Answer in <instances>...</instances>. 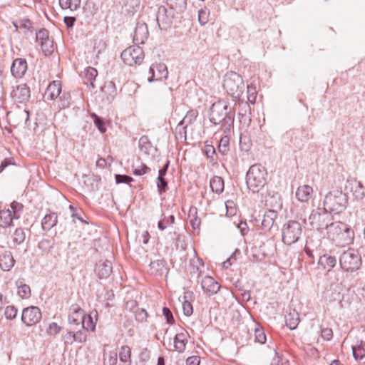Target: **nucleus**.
<instances>
[{
	"label": "nucleus",
	"instance_id": "4468645a",
	"mask_svg": "<svg viewBox=\"0 0 365 365\" xmlns=\"http://www.w3.org/2000/svg\"><path fill=\"white\" fill-rule=\"evenodd\" d=\"M150 73L151 76L148 78V82L166 79L168 75L167 66L164 63L153 64L150 67Z\"/></svg>",
	"mask_w": 365,
	"mask_h": 365
},
{
	"label": "nucleus",
	"instance_id": "5fc2aeb1",
	"mask_svg": "<svg viewBox=\"0 0 365 365\" xmlns=\"http://www.w3.org/2000/svg\"><path fill=\"white\" fill-rule=\"evenodd\" d=\"M36 38L37 41H40V43H41L49 38L48 31L46 29H40L36 33Z\"/></svg>",
	"mask_w": 365,
	"mask_h": 365
},
{
	"label": "nucleus",
	"instance_id": "0e129e2a",
	"mask_svg": "<svg viewBox=\"0 0 365 365\" xmlns=\"http://www.w3.org/2000/svg\"><path fill=\"white\" fill-rule=\"evenodd\" d=\"M204 152L208 158L213 160V157L215 155V149L212 145H206L205 146Z\"/></svg>",
	"mask_w": 365,
	"mask_h": 365
},
{
	"label": "nucleus",
	"instance_id": "09e8293b",
	"mask_svg": "<svg viewBox=\"0 0 365 365\" xmlns=\"http://www.w3.org/2000/svg\"><path fill=\"white\" fill-rule=\"evenodd\" d=\"M299 322V317H294L292 314H289L286 318V324L291 329L293 330L297 328L298 324Z\"/></svg>",
	"mask_w": 365,
	"mask_h": 365
},
{
	"label": "nucleus",
	"instance_id": "2eb2a0df",
	"mask_svg": "<svg viewBox=\"0 0 365 365\" xmlns=\"http://www.w3.org/2000/svg\"><path fill=\"white\" fill-rule=\"evenodd\" d=\"M149 36L147 24L143 21H138L134 31L133 42L135 44H143Z\"/></svg>",
	"mask_w": 365,
	"mask_h": 365
},
{
	"label": "nucleus",
	"instance_id": "c756f323",
	"mask_svg": "<svg viewBox=\"0 0 365 365\" xmlns=\"http://www.w3.org/2000/svg\"><path fill=\"white\" fill-rule=\"evenodd\" d=\"M210 187L212 190L220 194L224 190V180L221 177L215 176L210 180Z\"/></svg>",
	"mask_w": 365,
	"mask_h": 365
},
{
	"label": "nucleus",
	"instance_id": "bb28decb",
	"mask_svg": "<svg viewBox=\"0 0 365 365\" xmlns=\"http://www.w3.org/2000/svg\"><path fill=\"white\" fill-rule=\"evenodd\" d=\"M149 267L150 274L155 276L162 275L167 269L165 262L163 260L151 262L149 264Z\"/></svg>",
	"mask_w": 365,
	"mask_h": 365
},
{
	"label": "nucleus",
	"instance_id": "20e7f679",
	"mask_svg": "<svg viewBox=\"0 0 365 365\" xmlns=\"http://www.w3.org/2000/svg\"><path fill=\"white\" fill-rule=\"evenodd\" d=\"M348 203L346 194L340 190L329 192L324 197V208L329 214L340 213L344 210Z\"/></svg>",
	"mask_w": 365,
	"mask_h": 365
},
{
	"label": "nucleus",
	"instance_id": "69168bd1",
	"mask_svg": "<svg viewBox=\"0 0 365 365\" xmlns=\"http://www.w3.org/2000/svg\"><path fill=\"white\" fill-rule=\"evenodd\" d=\"M200 358L198 356H192L187 359L186 365H200Z\"/></svg>",
	"mask_w": 365,
	"mask_h": 365
},
{
	"label": "nucleus",
	"instance_id": "1a4fd4ad",
	"mask_svg": "<svg viewBox=\"0 0 365 365\" xmlns=\"http://www.w3.org/2000/svg\"><path fill=\"white\" fill-rule=\"evenodd\" d=\"M121 58L123 62L130 66L140 64L144 59V52L139 46H132L125 48L121 53Z\"/></svg>",
	"mask_w": 365,
	"mask_h": 365
},
{
	"label": "nucleus",
	"instance_id": "39448f33",
	"mask_svg": "<svg viewBox=\"0 0 365 365\" xmlns=\"http://www.w3.org/2000/svg\"><path fill=\"white\" fill-rule=\"evenodd\" d=\"M223 87L233 98L239 99L244 92L245 83L240 75L235 72H230L225 76Z\"/></svg>",
	"mask_w": 365,
	"mask_h": 365
},
{
	"label": "nucleus",
	"instance_id": "4be33fe9",
	"mask_svg": "<svg viewBox=\"0 0 365 365\" xmlns=\"http://www.w3.org/2000/svg\"><path fill=\"white\" fill-rule=\"evenodd\" d=\"M61 92V84L60 81H54L51 83L45 92V97L48 100H54L59 96Z\"/></svg>",
	"mask_w": 365,
	"mask_h": 365
},
{
	"label": "nucleus",
	"instance_id": "58836bf2",
	"mask_svg": "<svg viewBox=\"0 0 365 365\" xmlns=\"http://www.w3.org/2000/svg\"><path fill=\"white\" fill-rule=\"evenodd\" d=\"M133 173L135 175H143L150 171V168L145 164L138 162L133 165Z\"/></svg>",
	"mask_w": 365,
	"mask_h": 365
},
{
	"label": "nucleus",
	"instance_id": "aec40b11",
	"mask_svg": "<svg viewBox=\"0 0 365 365\" xmlns=\"http://www.w3.org/2000/svg\"><path fill=\"white\" fill-rule=\"evenodd\" d=\"M27 70V63L25 59L16 58L13 61L11 72L15 78H21Z\"/></svg>",
	"mask_w": 365,
	"mask_h": 365
},
{
	"label": "nucleus",
	"instance_id": "a19ab883",
	"mask_svg": "<svg viewBox=\"0 0 365 365\" xmlns=\"http://www.w3.org/2000/svg\"><path fill=\"white\" fill-rule=\"evenodd\" d=\"M42 51L46 56L50 55L53 51V41L49 38L40 43Z\"/></svg>",
	"mask_w": 365,
	"mask_h": 365
},
{
	"label": "nucleus",
	"instance_id": "5701e85b",
	"mask_svg": "<svg viewBox=\"0 0 365 365\" xmlns=\"http://www.w3.org/2000/svg\"><path fill=\"white\" fill-rule=\"evenodd\" d=\"M19 216L17 214H12L10 209L0 210V226L6 227L11 225L14 219H18Z\"/></svg>",
	"mask_w": 365,
	"mask_h": 365
},
{
	"label": "nucleus",
	"instance_id": "f257e3e1",
	"mask_svg": "<svg viewBox=\"0 0 365 365\" xmlns=\"http://www.w3.org/2000/svg\"><path fill=\"white\" fill-rule=\"evenodd\" d=\"M234 114L225 102L214 103L210 108V121L215 125H219L220 130L227 134L230 132L234 123Z\"/></svg>",
	"mask_w": 365,
	"mask_h": 365
},
{
	"label": "nucleus",
	"instance_id": "7c9ffc66",
	"mask_svg": "<svg viewBox=\"0 0 365 365\" xmlns=\"http://www.w3.org/2000/svg\"><path fill=\"white\" fill-rule=\"evenodd\" d=\"M351 185L353 195L356 199L361 200L365 197V187L360 182L354 181Z\"/></svg>",
	"mask_w": 365,
	"mask_h": 365
},
{
	"label": "nucleus",
	"instance_id": "6e6d98bb",
	"mask_svg": "<svg viewBox=\"0 0 365 365\" xmlns=\"http://www.w3.org/2000/svg\"><path fill=\"white\" fill-rule=\"evenodd\" d=\"M115 178L117 183L129 184L132 181H133V178L126 175L116 174Z\"/></svg>",
	"mask_w": 365,
	"mask_h": 365
},
{
	"label": "nucleus",
	"instance_id": "9d476101",
	"mask_svg": "<svg viewBox=\"0 0 365 365\" xmlns=\"http://www.w3.org/2000/svg\"><path fill=\"white\" fill-rule=\"evenodd\" d=\"M174 11L168 9L165 6L158 7L156 14V21L161 30H166L170 28L173 24Z\"/></svg>",
	"mask_w": 365,
	"mask_h": 365
},
{
	"label": "nucleus",
	"instance_id": "79ce46f5",
	"mask_svg": "<svg viewBox=\"0 0 365 365\" xmlns=\"http://www.w3.org/2000/svg\"><path fill=\"white\" fill-rule=\"evenodd\" d=\"M17 29H25L30 33H32V22L28 19H21L16 24H14Z\"/></svg>",
	"mask_w": 365,
	"mask_h": 365
},
{
	"label": "nucleus",
	"instance_id": "338daca9",
	"mask_svg": "<svg viewBox=\"0 0 365 365\" xmlns=\"http://www.w3.org/2000/svg\"><path fill=\"white\" fill-rule=\"evenodd\" d=\"M333 332L331 329L325 328L322 330V336L326 340H330L332 338Z\"/></svg>",
	"mask_w": 365,
	"mask_h": 365
},
{
	"label": "nucleus",
	"instance_id": "7ed1b4c3",
	"mask_svg": "<svg viewBox=\"0 0 365 365\" xmlns=\"http://www.w3.org/2000/svg\"><path fill=\"white\" fill-rule=\"evenodd\" d=\"M267 172L260 164L250 166L246 175V183L250 190L258 192L267 183Z\"/></svg>",
	"mask_w": 365,
	"mask_h": 365
},
{
	"label": "nucleus",
	"instance_id": "a211bd4d",
	"mask_svg": "<svg viewBox=\"0 0 365 365\" xmlns=\"http://www.w3.org/2000/svg\"><path fill=\"white\" fill-rule=\"evenodd\" d=\"M30 93V88L26 84H20L13 91V97L20 103H25L29 100Z\"/></svg>",
	"mask_w": 365,
	"mask_h": 365
},
{
	"label": "nucleus",
	"instance_id": "de8ad7c7",
	"mask_svg": "<svg viewBox=\"0 0 365 365\" xmlns=\"http://www.w3.org/2000/svg\"><path fill=\"white\" fill-rule=\"evenodd\" d=\"M209 14V11L207 9H202L199 11L198 21L202 26L205 25L207 23Z\"/></svg>",
	"mask_w": 365,
	"mask_h": 365
},
{
	"label": "nucleus",
	"instance_id": "3c124183",
	"mask_svg": "<svg viewBox=\"0 0 365 365\" xmlns=\"http://www.w3.org/2000/svg\"><path fill=\"white\" fill-rule=\"evenodd\" d=\"M240 250L236 249L232 255L225 262H222L223 268L227 269L234 262L236 261L237 255H240Z\"/></svg>",
	"mask_w": 365,
	"mask_h": 365
},
{
	"label": "nucleus",
	"instance_id": "f03ea898",
	"mask_svg": "<svg viewBox=\"0 0 365 365\" xmlns=\"http://www.w3.org/2000/svg\"><path fill=\"white\" fill-rule=\"evenodd\" d=\"M327 237L336 245L344 247L351 244L354 240V231L343 222H330L327 230Z\"/></svg>",
	"mask_w": 365,
	"mask_h": 365
},
{
	"label": "nucleus",
	"instance_id": "0eeeda50",
	"mask_svg": "<svg viewBox=\"0 0 365 365\" xmlns=\"http://www.w3.org/2000/svg\"><path fill=\"white\" fill-rule=\"evenodd\" d=\"M341 267L346 272H353L358 269L361 264V256L358 250L349 249L344 252L340 257Z\"/></svg>",
	"mask_w": 365,
	"mask_h": 365
},
{
	"label": "nucleus",
	"instance_id": "e2e57ef3",
	"mask_svg": "<svg viewBox=\"0 0 365 365\" xmlns=\"http://www.w3.org/2000/svg\"><path fill=\"white\" fill-rule=\"evenodd\" d=\"M118 361V356H117V352L116 351H110L108 354V359L107 363L108 365H115Z\"/></svg>",
	"mask_w": 365,
	"mask_h": 365
},
{
	"label": "nucleus",
	"instance_id": "6e6552de",
	"mask_svg": "<svg viewBox=\"0 0 365 365\" xmlns=\"http://www.w3.org/2000/svg\"><path fill=\"white\" fill-rule=\"evenodd\" d=\"M331 215L325 209L317 208L313 210L309 216L308 222L312 229L321 231L323 229L327 230L331 221Z\"/></svg>",
	"mask_w": 365,
	"mask_h": 365
},
{
	"label": "nucleus",
	"instance_id": "423d86ee",
	"mask_svg": "<svg viewBox=\"0 0 365 365\" xmlns=\"http://www.w3.org/2000/svg\"><path fill=\"white\" fill-rule=\"evenodd\" d=\"M302 233V225L296 220H289L282 230V241L287 245L296 243Z\"/></svg>",
	"mask_w": 365,
	"mask_h": 365
},
{
	"label": "nucleus",
	"instance_id": "f8f14e48",
	"mask_svg": "<svg viewBox=\"0 0 365 365\" xmlns=\"http://www.w3.org/2000/svg\"><path fill=\"white\" fill-rule=\"evenodd\" d=\"M41 312L38 307L31 306L24 308L22 312L21 321L26 326H32L38 323L41 319Z\"/></svg>",
	"mask_w": 365,
	"mask_h": 365
},
{
	"label": "nucleus",
	"instance_id": "a878e982",
	"mask_svg": "<svg viewBox=\"0 0 365 365\" xmlns=\"http://www.w3.org/2000/svg\"><path fill=\"white\" fill-rule=\"evenodd\" d=\"M58 222V217L56 213L51 212L44 216L42 220L41 225L43 230H50L53 228Z\"/></svg>",
	"mask_w": 365,
	"mask_h": 365
},
{
	"label": "nucleus",
	"instance_id": "6ab92c4d",
	"mask_svg": "<svg viewBox=\"0 0 365 365\" xmlns=\"http://www.w3.org/2000/svg\"><path fill=\"white\" fill-rule=\"evenodd\" d=\"M238 116L240 121L244 124L250 125L251 122V108L247 102L239 101Z\"/></svg>",
	"mask_w": 365,
	"mask_h": 365
},
{
	"label": "nucleus",
	"instance_id": "4d7b16f0",
	"mask_svg": "<svg viewBox=\"0 0 365 365\" xmlns=\"http://www.w3.org/2000/svg\"><path fill=\"white\" fill-rule=\"evenodd\" d=\"M167 4L170 6V9L173 11L182 7L185 2V0H167Z\"/></svg>",
	"mask_w": 365,
	"mask_h": 365
},
{
	"label": "nucleus",
	"instance_id": "f3484780",
	"mask_svg": "<svg viewBox=\"0 0 365 365\" xmlns=\"http://www.w3.org/2000/svg\"><path fill=\"white\" fill-rule=\"evenodd\" d=\"M277 215V212L274 210H269L266 211L262 220V229L264 231H270L274 226Z\"/></svg>",
	"mask_w": 365,
	"mask_h": 365
},
{
	"label": "nucleus",
	"instance_id": "680f3d73",
	"mask_svg": "<svg viewBox=\"0 0 365 365\" xmlns=\"http://www.w3.org/2000/svg\"><path fill=\"white\" fill-rule=\"evenodd\" d=\"M175 243L177 248L180 247L182 250L186 249V244L185 242L184 235L178 234L176 237Z\"/></svg>",
	"mask_w": 365,
	"mask_h": 365
},
{
	"label": "nucleus",
	"instance_id": "13d9d810",
	"mask_svg": "<svg viewBox=\"0 0 365 365\" xmlns=\"http://www.w3.org/2000/svg\"><path fill=\"white\" fill-rule=\"evenodd\" d=\"M163 314L165 316L168 324H174L175 320H174L173 314L169 308L165 307H163Z\"/></svg>",
	"mask_w": 365,
	"mask_h": 365
},
{
	"label": "nucleus",
	"instance_id": "2f4dec72",
	"mask_svg": "<svg viewBox=\"0 0 365 365\" xmlns=\"http://www.w3.org/2000/svg\"><path fill=\"white\" fill-rule=\"evenodd\" d=\"M131 349L128 346H123L119 353V359L125 365H131Z\"/></svg>",
	"mask_w": 365,
	"mask_h": 365
},
{
	"label": "nucleus",
	"instance_id": "774afa93",
	"mask_svg": "<svg viewBox=\"0 0 365 365\" xmlns=\"http://www.w3.org/2000/svg\"><path fill=\"white\" fill-rule=\"evenodd\" d=\"M237 228L240 230L242 235H245L248 231V226L246 222L241 221L238 225Z\"/></svg>",
	"mask_w": 365,
	"mask_h": 365
},
{
	"label": "nucleus",
	"instance_id": "a18cd8bd",
	"mask_svg": "<svg viewBox=\"0 0 365 365\" xmlns=\"http://www.w3.org/2000/svg\"><path fill=\"white\" fill-rule=\"evenodd\" d=\"M247 100L250 103L254 104L257 98V91L256 88L252 85H248L247 87Z\"/></svg>",
	"mask_w": 365,
	"mask_h": 365
},
{
	"label": "nucleus",
	"instance_id": "c9c22d12",
	"mask_svg": "<svg viewBox=\"0 0 365 365\" xmlns=\"http://www.w3.org/2000/svg\"><path fill=\"white\" fill-rule=\"evenodd\" d=\"M352 353L355 359H362L365 356V342L361 341L359 344L353 346Z\"/></svg>",
	"mask_w": 365,
	"mask_h": 365
},
{
	"label": "nucleus",
	"instance_id": "4c0bfd02",
	"mask_svg": "<svg viewBox=\"0 0 365 365\" xmlns=\"http://www.w3.org/2000/svg\"><path fill=\"white\" fill-rule=\"evenodd\" d=\"M26 240V232L21 227L16 228L12 235V241L16 245L22 244Z\"/></svg>",
	"mask_w": 365,
	"mask_h": 365
},
{
	"label": "nucleus",
	"instance_id": "ea45409f",
	"mask_svg": "<svg viewBox=\"0 0 365 365\" xmlns=\"http://www.w3.org/2000/svg\"><path fill=\"white\" fill-rule=\"evenodd\" d=\"M80 4L81 0H59V5L63 9L76 10Z\"/></svg>",
	"mask_w": 365,
	"mask_h": 365
},
{
	"label": "nucleus",
	"instance_id": "8fccbe9b",
	"mask_svg": "<svg viewBox=\"0 0 365 365\" xmlns=\"http://www.w3.org/2000/svg\"><path fill=\"white\" fill-rule=\"evenodd\" d=\"M17 314V309L14 306H8L5 309L4 315L7 319H14Z\"/></svg>",
	"mask_w": 365,
	"mask_h": 365
},
{
	"label": "nucleus",
	"instance_id": "864d4df0",
	"mask_svg": "<svg viewBox=\"0 0 365 365\" xmlns=\"http://www.w3.org/2000/svg\"><path fill=\"white\" fill-rule=\"evenodd\" d=\"M148 317V313L144 309H138L135 312V320L139 322H143Z\"/></svg>",
	"mask_w": 365,
	"mask_h": 365
},
{
	"label": "nucleus",
	"instance_id": "473e14b6",
	"mask_svg": "<svg viewBox=\"0 0 365 365\" xmlns=\"http://www.w3.org/2000/svg\"><path fill=\"white\" fill-rule=\"evenodd\" d=\"M86 83L90 84L93 88H95L94 81L98 76V71L93 67H88L84 71Z\"/></svg>",
	"mask_w": 365,
	"mask_h": 365
},
{
	"label": "nucleus",
	"instance_id": "052dcab7",
	"mask_svg": "<svg viewBox=\"0 0 365 365\" xmlns=\"http://www.w3.org/2000/svg\"><path fill=\"white\" fill-rule=\"evenodd\" d=\"M182 309L184 314L187 317L190 316L193 312V308L192 304L187 300H185L182 302Z\"/></svg>",
	"mask_w": 365,
	"mask_h": 365
},
{
	"label": "nucleus",
	"instance_id": "9b49d317",
	"mask_svg": "<svg viewBox=\"0 0 365 365\" xmlns=\"http://www.w3.org/2000/svg\"><path fill=\"white\" fill-rule=\"evenodd\" d=\"M87 335L85 330L71 328L62 336V341L66 346L72 345L75 342L83 344L86 341Z\"/></svg>",
	"mask_w": 365,
	"mask_h": 365
},
{
	"label": "nucleus",
	"instance_id": "bf43d9fd",
	"mask_svg": "<svg viewBox=\"0 0 365 365\" xmlns=\"http://www.w3.org/2000/svg\"><path fill=\"white\" fill-rule=\"evenodd\" d=\"M61 329V327L58 326L56 323L52 322L49 324L48 329V334L50 335H56L58 334Z\"/></svg>",
	"mask_w": 365,
	"mask_h": 365
},
{
	"label": "nucleus",
	"instance_id": "603ef678",
	"mask_svg": "<svg viewBox=\"0 0 365 365\" xmlns=\"http://www.w3.org/2000/svg\"><path fill=\"white\" fill-rule=\"evenodd\" d=\"M157 180H158L157 187H158V192L160 194L165 192L166 190H168L167 181L164 179V178H161V177H158Z\"/></svg>",
	"mask_w": 365,
	"mask_h": 365
},
{
	"label": "nucleus",
	"instance_id": "412c9836",
	"mask_svg": "<svg viewBox=\"0 0 365 365\" xmlns=\"http://www.w3.org/2000/svg\"><path fill=\"white\" fill-rule=\"evenodd\" d=\"M15 260L10 251H4L0 255V267L4 271H9L14 266Z\"/></svg>",
	"mask_w": 365,
	"mask_h": 365
},
{
	"label": "nucleus",
	"instance_id": "c85d7f7f",
	"mask_svg": "<svg viewBox=\"0 0 365 365\" xmlns=\"http://www.w3.org/2000/svg\"><path fill=\"white\" fill-rule=\"evenodd\" d=\"M198 115V112L195 110H189L184 118L179 123L178 127L180 129V127H182V129H185L186 127L192 123V122L196 119Z\"/></svg>",
	"mask_w": 365,
	"mask_h": 365
},
{
	"label": "nucleus",
	"instance_id": "b1692460",
	"mask_svg": "<svg viewBox=\"0 0 365 365\" xmlns=\"http://www.w3.org/2000/svg\"><path fill=\"white\" fill-rule=\"evenodd\" d=\"M313 189L311 186L304 185L299 186L296 192V197L302 202H307L312 196Z\"/></svg>",
	"mask_w": 365,
	"mask_h": 365
},
{
	"label": "nucleus",
	"instance_id": "72a5a7b5",
	"mask_svg": "<svg viewBox=\"0 0 365 365\" xmlns=\"http://www.w3.org/2000/svg\"><path fill=\"white\" fill-rule=\"evenodd\" d=\"M18 294L22 299H28L31 297V289L29 285L24 284L23 281H16Z\"/></svg>",
	"mask_w": 365,
	"mask_h": 365
},
{
	"label": "nucleus",
	"instance_id": "393cba45",
	"mask_svg": "<svg viewBox=\"0 0 365 365\" xmlns=\"http://www.w3.org/2000/svg\"><path fill=\"white\" fill-rule=\"evenodd\" d=\"M113 272L111 262L106 260L104 262H99L97 267V274L101 279L108 278Z\"/></svg>",
	"mask_w": 365,
	"mask_h": 365
},
{
	"label": "nucleus",
	"instance_id": "c03bdc74",
	"mask_svg": "<svg viewBox=\"0 0 365 365\" xmlns=\"http://www.w3.org/2000/svg\"><path fill=\"white\" fill-rule=\"evenodd\" d=\"M255 341L259 344H264L266 342V334L262 327H256L255 329Z\"/></svg>",
	"mask_w": 365,
	"mask_h": 365
},
{
	"label": "nucleus",
	"instance_id": "cd10ccee",
	"mask_svg": "<svg viewBox=\"0 0 365 365\" xmlns=\"http://www.w3.org/2000/svg\"><path fill=\"white\" fill-rule=\"evenodd\" d=\"M318 264L321 265L324 269L329 272L336 264V259L334 257L324 255L319 259Z\"/></svg>",
	"mask_w": 365,
	"mask_h": 365
},
{
	"label": "nucleus",
	"instance_id": "37998d69",
	"mask_svg": "<svg viewBox=\"0 0 365 365\" xmlns=\"http://www.w3.org/2000/svg\"><path fill=\"white\" fill-rule=\"evenodd\" d=\"M139 147L141 151L145 153H148L150 148H151V143L147 136L143 135L139 140Z\"/></svg>",
	"mask_w": 365,
	"mask_h": 365
},
{
	"label": "nucleus",
	"instance_id": "e433bc0d",
	"mask_svg": "<svg viewBox=\"0 0 365 365\" xmlns=\"http://www.w3.org/2000/svg\"><path fill=\"white\" fill-rule=\"evenodd\" d=\"M230 150V138L228 135L222 136L218 144V151L223 155H226Z\"/></svg>",
	"mask_w": 365,
	"mask_h": 365
},
{
	"label": "nucleus",
	"instance_id": "ddd939ff",
	"mask_svg": "<svg viewBox=\"0 0 365 365\" xmlns=\"http://www.w3.org/2000/svg\"><path fill=\"white\" fill-rule=\"evenodd\" d=\"M68 321L71 326L76 327L75 329L85 330V315L83 309L77 305L71 307Z\"/></svg>",
	"mask_w": 365,
	"mask_h": 365
},
{
	"label": "nucleus",
	"instance_id": "49530a36",
	"mask_svg": "<svg viewBox=\"0 0 365 365\" xmlns=\"http://www.w3.org/2000/svg\"><path fill=\"white\" fill-rule=\"evenodd\" d=\"M92 117L93 118V122L96 126L98 128L99 131L102 133H105L106 130V128L105 126V123L103 118L98 116L96 114L93 113Z\"/></svg>",
	"mask_w": 365,
	"mask_h": 365
},
{
	"label": "nucleus",
	"instance_id": "f704fd0d",
	"mask_svg": "<svg viewBox=\"0 0 365 365\" xmlns=\"http://www.w3.org/2000/svg\"><path fill=\"white\" fill-rule=\"evenodd\" d=\"M185 336L183 333L177 334L174 338L175 349L182 353L185 349Z\"/></svg>",
	"mask_w": 365,
	"mask_h": 365
},
{
	"label": "nucleus",
	"instance_id": "dca6fc26",
	"mask_svg": "<svg viewBox=\"0 0 365 365\" xmlns=\"http://www.w3.org/2000/svg\"><path fill=\"white\" fill-rule=\"evenodd\" d=\"M201 286L204 292L210 295L217 293L220 288V286L214 278L210 276H206L202 279Z\"/></svg>",
	"mask_w": 365,
	"mask_h": 365
}]
</instances>
